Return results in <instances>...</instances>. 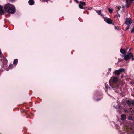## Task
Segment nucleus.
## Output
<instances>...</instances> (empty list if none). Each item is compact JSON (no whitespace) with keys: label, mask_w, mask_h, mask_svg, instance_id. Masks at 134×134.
Segmentation results:
<instances>
[{"label":"nucleus","mask_w":134,"mask_h":134,"mask_svg":"<svg viewBox=\"0 0 134 134\" xmlns=\"http://www.w3.org/2000/svg\"><path fill=\"white\" fill-rule=\"evenodd\" d=\"M118 9L117 10H116V12H118V11L120 10V8L119 7H118Z\"/></svg>","instance_id":"26"},{"label":"nucleus","mask_w":134,"mask_h":134,"mask_svg":"<svg viewBox=\"0 0 134 134\" xmlns=\"http://www.w3.org/2000/svg\"><path fill=\"white\" fill-rule=\"evenodd\" d=\"M124 57V55H122V57Z\"/></svg>","instance_id":"40"},{"label":"nucleus","mask_w":134,"mask_h":134,"mask_svg":"<svg viewBox=\"0 0 134 134\" xmlns=\"http://www.w3.org/2000/svg\"><path fill=\"white\" fill-rule=\"evenodd\" d=\"M76 2V3H78L79 2H78V0H74Z\"/></svg>","instance_id":"28"},{"label":"nucleus","mask_w":134,"mask_h":134,"mask_svg":"<svg viewBox=\"0 0 134 134\" xmlns=\"http://www.w3.org/2000/svg\"><path fill=\"white\" fill-rule=\"evenodd\" d=\"M128 119L130 120H133L131 116H129L128 117Z\"/></svg>","instance_id":"21"},{"label":"nucleus","mask_w":134,"mask_h":134,"mask_svg":"<svg viewBox=\"0 0 134 134\" xmlns=\"http://www.w3.org/2000/svg\"><path fill=\"white\" fill-rule=\"evenodd\" d=\"M120 51L121 53L124 54L126 55L127 53L126 51L122 48L121 49Z\"/></svg>","instance_id":"13"},{"label":"nucleus","mask_w":134,"mask_h":134,"mask_svg":"<svg viewBox=\"0 0 134 134\" xmlns=\"http://www.w3.org/2000/svg\"><path fill=\"white\" fill-rule=\"evenodd\" d=\"M126 115L125 114L122 115L121 117V119L123 121L125 120L126 119Z\"/></svg>","instance_id":"14"},{"label":"nucleus","mask_w":134,"mask_h":134,"mask_svg":"<svg viewBox=\"0 0 134 134\" xmlns=\"http://www.w3.org/2000/svg\"><path fill=\"white\" fill-rule=\"evenodd\" d=\"M18 59H15L13 61V64L15 66H16L18 63Z\"/></svg>","instance_id":"16"},{"label":"nucleus","mask_w":134,"mask_h":134,"mask_svg":"<svg viewBox=\"0 0 134 134\" xmlns=\"http://www.w3.org/2000/svg\"><path fill=\"white\" fill-rule=\"evenodd\" d=\"M131 32L132 33L134 32V27L131 30Z\"/></svg>","instance_id":"25"},{"label":"nucleus","mask_w":134,"mask_h":134,"mask_svg":"<svg viewBox=\"0 0 134 134\" xmlns=\"http://www.w3.org/2000/svg\"><path fill=\"white\" fill-rule=\"evenodd\" d=\"M13 67V65L12 64H10L9 66V68L10 69H11Z\"/></svg>","instance_id":"19"},{"label":"nucleus","mask_w":134,"mask_h":134,"mask_svg":"<svg viewBox=\"0 0 134 134\" xmlns=\"http://www.w3.org/2000/svg\"><path fill=\"white\" fill-rule=\"evenodd\" d=\"M114 27H115V29H118L117 27L118 28V27H117V26H115Z\"/></svg>","instance_id":"29"},{"label":"nucleus","mask_w":134,"mask_h":134,"mask_svg":"<svg viewBox=\"0 0 134 134\" xmlns=\"http://www.w3.org/2000/svg\"><path fill=\"white\" fill-rule=\"evenodd\" d=\"M25 111V110L24 109L22 110V111H21V112H24Z\"/></svg>","instance_id":"32"},{"label":"nucleus","mask_w":134,"mask_h":134,"mask_svg":"<svg viewBox=\"0 0 134 134\" xmlns=\"http://www.w3.org/2000/svg\"><path fill=\"white\" fill-rule=\"evenodd\" d=\"M131 58H132V61L134 60V58H133V57H131Z\"/></svg>","instance_id":"30"},{"label":"nucleus","mask_w":134,"mask_h":134,"mask_svg":"<svg viewBox=\"0 0 134 134\" xmlns=\"http://www.w3.org/2000/svg\"><path fill=\"white\" fill-rule=\"evenodd\" d=\"M8 61L6 58H5L3 60V65L4 66L6 67L7 66V64Z\"/></svg>","instance_id":"11"},{"label":"nucleus","mask_w":134,"mask_h":134,"mask_svg":"<svg viewBox=\"0 0 134 134\" xmlns=\"http://www.w3.org/2000/svg\"><path fill=\"white\" fill-rule=\"evenodd\" d=\"M126 3L127 4L126 7L128 8L131 5L132 2L130 1L129 0H126Z\"/></svg>","instance_id":"12"},{"label":"nucleus","mask_w":134,"mask_h":134,"mask_svg":"<svg viewBox=\"0 0 134 134\" xmlns=\"http://www.w3.org/2000/svg\"><path fill=\"white\" fill-rule=\"evenodd\" d=\"M125 70L123 68H120L119 70H115L114 73L115 74L117 75H119L120 73L124 72Z\"/></svg>","instance_id":"6"},{"label":"nucleus","mask_w":134,"mask_h":134,"mask_svg":"<svg viewBox=\"0 0 134 134\" xmlns=\"http://www.w3.org/2000/svg\"><path fill=\"white\" fill-rule=\"evenodd\" d=\"M120 15L119 14L117 13L116 15L115 16V17H117L118 18V17H120Z\"/></svg>","instance_id":"22"},{"label":"nucleus","mask_w":134,"mask_h":134,"mask_svg":"<svg viewBox=\"0 0 134 134\" xmlns=\"http://www.w3.org/2000/svg\"><path fill=\"white\" fill-rule=\"evenodd\" d=\"M79 2L80 3L79 4V7L80 8L84 9H87V8L86 7L83 6H85L86 5V3L85 2L80 1Z\"/></svg>","instance_id":"3"},{"label":"nucleus","mask_w":134,"mask_h":134,"mask_svg":"<svg viewBox=\"0 0 134 134\" xmlns=\"http://www.w3.org/2000/svg\"><path fill=\"white\" fill-rule=\"evenodd\" d=\"M99 100H100V99H97L96 100H97V101H98Z\"/></svg>","instance_id":"34"},{"label":"nucleus","mask_w":134,"mask_h":134,"mask_svg":"<svg viewBox=\"0 0 134 134\" xmlns=\"http://www.w3.org/2000/svg\"><path fill=\"white\" fill-rule=\"evenodd\" d=\"M112 24H113V25H114V23H112Z\"/></svg>","instance_id":"38"},{"label":"nucleus","mask_w":134,"mask_h":134,"mask_svg":"<svg viewBox=\"0 0 134 134\" xmlns=\"http://www.w3.org/2000/svg\"><path fill=\"white\" fill-rule=\"evenodd\" d=\"M126 131L127 134H134V128L131 126H127L126 128Z\"/></svg>","instance_id":"2"},{"label":"nucleus","mask_w":134,"mask_h":134,"mask_svg":"<svg viewBox=\"0 0 134 134\" xmlns=\"http://www.w3.org/2000/svg\"><path fill=\"white\" fill-rule=\"evenodd\" d=\"M129 1L132 2L134 1V0H129Z\"/></svg>","instance_id":"31"},{"label":"nucleus","mask_w":134,"mask_h":134,"mask_svg":"<svg viewBox=\"0 0 134 134\" xmlns=\"http://www.w3.org/2000/svg\"><path fill=\"white\" fill-rule=\"evenodd\" d=\"M28 3L30 5H32L34 4V0H29Z\"/></svg>","instance_id":"15"},{"label":"nucleus","mask_w":134,"mask_h":134,"mask_svg":"<svg viewBox=\"0 0 134 134\" xmlns=\"http://www.w3.org/2000/svg\"><path fill=\"white\" fill-rule=\"evenodd\" d=\"M109 70L110 71H111V68H110L109 69Z\"/></svg>","instance_id":"33"},{"label":"nucleus","mask_w":134,"mask_h":134,"mask_svg":"<svg viewBox=\"0 0 134 134\" xmlns=\"http://www.w3.org/2000/svg\"><path fill=\"white\" fill-rule=\"evenodd\" d=\"M118 78L116 77H111L109 80V83L110 85H111L113 83H116L118 81Z\"/></svg>","instance_id":"4"},{"label":"nucleus","mask_w":134,"mask_h":134,"mask_svg":"<svg viewBox=\"0 0 134 134\" xmlns=\"http://www.w3.org/2000/svg\"><path fill=\"white\" fill-rule=\"evenodd\" d=\"M41 1H44V2L46 1V2H47L48 1H49V0H41Z\"/></svg>","instance_id":"27"},{"label":"nucleus","mask_w":134,"mask_h":134,"mask_svg":"<svg viewBox=\"0 0 134 134\" xmlns=\"http://www.w3.org/2000/svg\"><path fill=\"white\" fill-rule=\"evenodd\" d=\"M131 48H130V49H129V51H131Z\"/></svg>","instance_id":"37"},{"label":"nucleus","mask_w":134,"mask_h":134,"mask_svg":"<svg viewBox=\"0 0 134 134\" xmlns=\"http://www.w3.org/2000/svg\"><path fill=\"white\" fill-rule=\"evenodd\" d=\"M118 60L119 62H122L124 60V59L121 58L119 59Z\"/></svg>","instance_id":"23"},{"label":"nucleus","mask_w":134,"mask_h":134,"mask_svg":"<svg viewBox=\"0 0 134 134\" xmlns=\"http://www.w3.org/2000/svg\"><path fill=\"white\" fill-rule=\"evenodd\" d=\"M133 55L131 52H129L127 55H126L124 56V59L127 61L129 59H131V57H132Z\"/></svg>","instance_id":"5"},{"label":"nucleus","mask_w":134,"mask_h":134,"mask_svg":"<svg viewBox=\"0 0 134 134\" xmlns=\"http://www.w3.org/2000/svg\"><path fill=\"white\" fill-rule=\"evenodd\" d=\"M132 23L131 19L130 18H127L125 21V23L126 25L130 24Z\"/></svg>","instance_id":"9"},{"label":"nucleus","mask_w":134,"mask_h":134,"mask_svg":"<svg viewBox=\"0 0 134 134\" xmlns=\"http://www.w3.org/2000/svg\"><path fill=\"white\" fill-rule=\"evenodd\" d=\"M104 21L109 24H111L112 22V20L110 18L106 17H104Z\"/></svg>","instance_id":"8"},{"label":"nucleus","mask_w":134,"mask_h":134,"mask_svg":"<svg viewBox=\"0 0 134 134\" xmlns=\"http://www.w3.org/2000/svg\"><path fill=\"white\" fill-rule=\"evenodd\" d=\"M96 11L97 13H98V15H100L102 17H103V15L101 14V10H96Z\"/></svg>","instance_id":"17"},{"label":"nucleus","mask_w":134,"mask_h":134,"mask_svg":"<svg viewBox=\"0 0 134 134\" xmlns=\"http://www.w3.org/2000/svg\"><path fill=\"white\" fill-rule=\"evenodd\" d=\"M3 7L0 5V15H2L5 14V12L2 9Z\"/></svg>","instance_id":"10"},{"label":"nucleus","mask_w":134,"mask_h":134,"mask_svg":"<svg viewBox=\"0 0 134 134\" xmlns=\"http://www.w3.org/2000/svg\"><path fill=\"white\" fill-rule=\"evenodd\" d=\"M114 107L115 108L118 110L117 111L118 112L119 114H121L122 113V110L121 108V106L120 105H118L117 106H114Z\"/></svg>","instance_id":"7"},{"label":"nucleus","mask_w":134,"mask_h":134,"mask_svg":"<svg viewBox=\"0 0 134 134\" xmlns=\"http://www.w3.org/2000/svg\"><path fill=\"white\" fill-rule=\"evenodd\" d=\"M108 10L110 13H112L113 12V9H112L109 8H108Z\"/></svg>","instance_id":"20"},{"label":"nucleus","mask_w":134,"mask_h":134,"mask_svg":"<svg viewBox=\"0 0 134 134\" xmlns=\"http://www.w3.org/2000/svg\"><path fill=\"white\" fill-rule=\"evenodd\" d=\"M4 9L7 12L13 14L15 12V8L14 6H12L10 4H6L4 6Z\"/></svg>","instance_id":"1"},{"label":"nucleus","mask_w":134,"mask_h":134,"mask_svg":"<svg viewBox=\"0 0 134 134\" xmlns=\"http://www.w3.org/2000/svg\"><path fill=\"white\" fill-rule=\"evenodd\" d=\"M127 104L129 105L132 104H133V101H131L128 100L127 101Z\"/></svg>","instance_id":"18"},{"label":"nucleus","mask_w":134,"mask_h":134,"mask_svg":"<svg viewBox=\"0 0 134 134\" xmlns=\"http://www.w3.org/2000/svg\"><path fill=\"white\" fill-rule=\"evenodd\" d=\"M9 70V69H6V70L7 71H8Z\"/></svg>","instance_id":"35"},{"label":"nucleus","mask_w":134,"mask_h":134,"mask_svg":"<svg viewBox=\"0 0 134 134\" xmlns=\"http://www.w3.org/2000/svg\"><path fill=\"white\" fill-rule=\"evenodd\" d=\"M71 2H72L71 1H70V3H71Z\"/></svg>","instance_id":"39"},{"label":"nucleus","mask_w":134,"mask_h":134,"mask_svg":"<svg viewBox=\"0 0 134 134\" xmlns=\"http://www.w3.org/2000/svg\"><path fill=\"white\" fill-rule=\"evenodd\" d=\"M1 50H0V55H1Z\"/></svg>","instance_id":"36"},{"label":"nucleus","mask_w":134,"mask_h":134,"mask_svg":"<svg viewBox=\"0 0 134 134\" xmlns=\"http://www.w3.org/2000/svg\"><path fill=\"white\" fill-rule=\"evenodd\" d=\"M130 27L129 25H128L127 27H126V28L125 31H126L129 29V27Z\"/></svg>","instance_id":"24"}]
</instances>
